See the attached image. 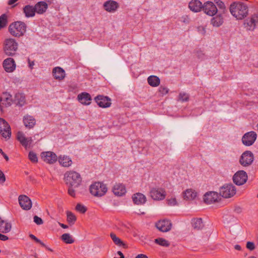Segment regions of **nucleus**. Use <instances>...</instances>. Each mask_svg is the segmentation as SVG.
Instances as JSON below:
<instances>
[{
    "instance_id": "4c0bfd02",
    "label": "nucleus",
    "mask_w": 258,
    "mask_h": 258,
    "mask_svg": "<svg viewBox=\"0 0 258 258\" xmlns=\"http://www.w3.org/2000/svg\"><path fill=\"white\" fill-rule=\"evenodd\" d=\"M244 25L245 26V27H246L247 29L250 31L254 30V29L255 28V27H256V26L253 23V22H252V21L250 18L249 19H247L245 20Z\"/></svg>"
},
{
    "instance_id": "0eeeda50",
    "label": "nucleus",
    "mask_w": 258,
    "mask_h": 258,
    "mask_svg": "<svg viewBox=\"0 0 258 258\" xmlns=\"http://www.w3.org/2000/svg\"><path fill=\"white\" fill-rule=\"evenodd\" d=\"M150 196L154 200H162L166 197V191L162 188L153 187L150 189Z\"/></svg>"
},
{
    "instance_id": "c85d7f7f",
    "label": "nucleus",
    "mask_w": 258,
    "mask_h": 258,
    "mask_svg": "<svg viewBox=\"0 0 258 258\" xmlns=\"http://www.w3.org/2000/svg\"><path fill=\"white\" fill-rule=\"evenodd\" d=\"M52 74L54 78L58 80H62L65 77L64 71L60 67H55L53 69Z\"/></svg>"
},
{
    "instance_id": "393cba45",
    "label": "nucleus",
    "mask_w": 258,
    "mask_h": 258,
    "mask_svg": "<svg viewBox=\"0 0 258 258\" xmlns=\"http://www.w3.org/2000/svg\"><path fill=\"white\" fill-rule=\"evenodd\" d=\"M79 101L84 105H89L92 100L91 95L86 92H83L77 96Z\"/></svg>"
},
{
    "instance_id": "ddd939ff",
    "label": "nucleus",
    "mask_w": 258,
    "mask_h": 258,
    "mask_svg": "<svg viewBox=\"0 0 258 258\" xmlns=\"http://www.w3.org/2000/svg\"><path fill=\"white\" fill-rule=\"evenodd\" d=\"M17 139L20 144L27 149L29 148L32 142L31 137H26L25 134L21 131H19L17 134Z\"/></svg>"
},
{
    "instance_id": "f3484780",
    "label": "nucleus",
    "mask_w": 258,
    "mask_h": 258,
    "mask_svg": "<svg viewBox=\"0 0 258 258\" xmlns=\"http://www.w3.org/2000/svg\"><path fill=\"white\" fill-rule=\"evenodd\" d=\"M172 224L169 220H162L156 223V227L160 231L165 232L169 231L171 228Z\"/></svg>"
},
{
    "instance_id": "de8ad7c7",
    "label": "nucleus",
    "mask_w": 258,
    "mask_h": 258,
    "mask_svg": "<svg viewBox=\"0 0 258 258\" xmlns=\"http://www.w3.org/2000/svg\"><path fill=\"white\" fill-rule=\"evenodd\" d=\"M215 3L217 5L220 9L224 10L225 8V5L223 2L220 0H214Z\"/></svg>"
},
{
    "instance_id": "f704fd0d",
    "label": "nucleus",
    "mask_w": 258,
    "mask_h": 258,
    "mask_svg": "<svg viewBox=\"0 0 258 258\" xmlns=\"http://www.w3.org/2000/svg\"><path fill=\"white\" fill-rule=\"evenodd\" d=\"M149 84L152 87H157L159 86L160 83L159 78L156 76H150L148 78Z\"/></svg>"
},
{
    "instance_id": "2f4dec72",
    "label": "nucleus",
    "mask_w": 258,
    "mask_h": 258,
    "mask_svg": "<svg viewBox=\"0 0 258 258\" xmlns=\"http://www.w3.org/2000/svg\"><path fill=\"white\" fill-rule=\"evenodd\" d=\"M193 228L196 230H201L204 227L202 218H195L191 221Z\"/></svg>"
},
{
    "instance_id": "7c9ffc66",
    "label": "nucleus",
    "mask_w": 258,
    "mask_h": 258,
    "mask_svg": "<svg viewBox=\"0 0 258 258\" xmlns=\"http://www.w3.org/2000/svg\"><path fill=\"white\" fill-rule=\"evenodd\" d=\"M58 162L60 165L64 167H69L72 164L71 158L67 156H60L58 158Z\"/></svg>"
},
{
    "instance_id": "3c124183",
    "label": "nucleus",
    "mask_w": 258,
    "mask_h": 258,
    "mask_svg": "<svg viewBox=\"0 0 258 258\" xmlns=\"http://www.w3.org/2000/svg\"><path fill=\"white\" fill-rule=\"evenodd\" d=\"M250 18L255 25L256 26L258 24V13L252 15Z\"/></svg>"
},
{
    "instance_id": "9b49d317",
    "label": "nucleus",
    "mask_w": 258,
    "mask_h": 258,
    "mask_svg": "<svg viewBox=\"0 0 258 258\" xmlns=\"http://www.w3.org/2000/svg\"><path fill=\"white\" fill-rule=\"evenodd\" d=\"M257 137L256 134L253 131L245 133L242 138V143L247 146L252 145Z\"/></svg>"
},
{
    "instance_id": "a878e982",
    "label": "nucleus",
    "mask_w": 258,
    "mask_h": 258,
    "mask_svg": "<svg viewBox=\"0 0 258 258\" xmlns=\"http://www.w3.org/2000/svg\"><path fill=\"white\" fill-rule=\"evenodd\" d=\"M23 12L26 18H31L35 16L36 14V10L34 6L30 5H27L23 8Z\"/></svg>"
},
{
    "instance_id": "e2e57ef3",
    "label": "nucleus",
    "mask_w": 258,
    "mask_h": 258,
    "mask_svg": "<svg viewBox=\"0 0 258 258\" xmlns=\"http://www.w3.org/2000/svg\"><path fill=\"white\" fill-rule=\"evenodd\" d=\"M58 224L60 226V227H62V228L66 229V228H68V226L66 224H62V223H61L59 222L58 223Z\"/></svg>"
},
{
    "instance_id": "ea45409f",
    "label": "nucleus",
    "mask_w": 258,
    "mask_h": 258,
    "mask_svg": "<svg viewBox=\"0 0 258 258\" xmlns=\"http://www.w3.org/2000/svg\"><path fill=\"white\" fill-rule=\"evenodd\" d=\"M61 239L66 243L71 244L74 242L71 235L69 233H64L61 235Z\"/></svg>"
},
{
    "instance_id": "1a4fd4ad",
    "label": "nucleus",
    "mask_w": 258,
    "mask_h": 258,
    "mask_svg": "<svg viewBox=\"0 0 258 258\" xmlns=\"http://www.w3.org/2000/svg\"><path fill=\"white\" fill-rule=\"evenodd\" d=\"M247 180V175L246 172L240 170L237 171L233 176V182L238 185H241L245 183Z\"/></svg>"
},
{
    "instance_id": "58836bf2",
    "label": "nucleus",
    "mask_w": 258,
    "mask_h": 258,
    "mask_svg": "<svg viewBox=\"0 0 258 258\" xmlns=\"http://www.w3.org/2000/svg\"><path fill=\"white\" fill-rule=\"evenodd\" d=\"M155 242L162 246L168 247L170 245L169 242L163 238L155 239Z\"/></svg>"
},
{
    "instance_id": "864d4df0",
    "label": "nucleus",
    "mask_w": 258,
    "mask_h": 258,
    "mask_svg": "<svg viewBox=\"0 0 258 258\" xmlns=\"http://www.w3.org/2000/svg\"><path fill=\"white\" fill-rule=\"evenodd\" d=\"M6 181L5 175L3 171L0 170V183H3Z\"/></svg>"
},
{
    "instance_id": "8fccbe9b",
    "label": "nucleus",
    "mask_w": 258,
    "mask_h": 258,
    "mask_svg": "<svg viewBox=\"0 0 258 258\" xmlns=\"http://www.w3.org/2000/svg\"><path fill=\"white\" fill-rule=\"evenodd\" d=\"M34 222L37 225H41L43 223L42 219L37 216H34Z\"/></svg>"
},
{
    "instance_id": "423d86ee",
    "label": "nucleus",
    "mask_w": 258,
    "mask_h": 258,
    "mask_svg": "<svg viewBox=\"0 0 258 258\" xmlns=\"http://www.w3.org/2000/svg\"><path fill=\"white\" fill-rule=\"evenodd\" d=\"M236 194V188L232 184H226L220 189V195L225 198H229Z\"/></svg>"
},
{
    "instance_id": "b1692460",
    "label": "nucleus",
    "mask_w": 258,
    "mask_h": 258,
    "mask_svg": "<svg viewBox=\"0 0 258 258\" xmlns=\"http://www.w3.org/2000/svg\"><path fill=\"white\" fill-rule=\"evenodd\" d=\"M133 202L136 205H143L147 201L146 196L142 193L138 192L134 194L132 196Z\"/></svg>"
},
{
    "instance_id": "6e6552de",
    "label": "nucleus",
    "mask_w": 258,
    "mask_h": 258,
    "mask_svg": "<svg viewBox=\"0 0 258 258\" xmlns=\"http://www.w3.org/2000/svg\"><path fill=\"white\" fill-rule=\"evenodd\" d=\"M0 134L4 138H9L11 135V127L3 118H0Z\"/></svg>"
},
{
    "instance_id": "dca6fc26",
    "label": "nucleus",
    "mask_w": 258,
    "mask_h": 258,
    "mask_svg": "<svg viewBox=\"0 0 258 258\" xmlns=\"http://www.w3.org/2000/svg\"><path fill=\"white\" fill-rule=\"evenodd\" d=\"M41 157L44 162L48 164H53L57 160L56 155L54 152L51 151L42 152L41 154Z\"/></svg>"
},
{
    "instance_id": "680f3d73",
    "label": "nucleus",
    "mask_w": 258,
    "mask_h": 258,
    "mask_svg": "<svg viewBox=\"0 0 258 258\" xmlns=\"http://www.w3.org/2000/svg\"><path fill=\"white\" fill-rule=\"evenodd\" d=\"M197 55L199 58H202V56L204 55V54L202 51H198L197 52Z\"/></svg>"
},
{
    "instance_id": "5fc2aeb1",
    "label": "nucleus",
    "mask_w": 258,
    "mask_h": 258,
    "mask_svg": "<svg viewBox=\"0 0 258 258\" xmlns=\"http://www.w3.org/2000/svg\"><path fill=\"white\" fill-rule=\"evenodd\" d=\"M68 194L69 195L73 197H75L76 194H75V190L73 189L72 187H69L68 189Z\"/></svg>"
},
{
    "instance_id": "0e129e2a",
    "label": "nucleus",
    "mask_w": 258,
    "mask_h": 258,
    "mask_svg": "<svg viewBox=\"0 0 258 258\" xmlns=\"http://www.w3.org/2000/svg\"><path fill=\"white\" fill-rule=\"evenodd\" d=\"M18 0H9L8 2V5H12L13 4H15L16 2H17Z\"/></svg>"
},
{
    "instance_id": "4d7b16f0",
    "label": "nucleus",
    "mask_w": 258,
    "mask_h": 258,
    "mask_svg": "<svg viewBox=\"0 0 258 258\" xmlns=\"http://www.w3.org/2000/svg\"><path fill=\"white\" fill-rule=\"evenodd\" d=\"M8 239H9V237L7 236L0 233V240H1L6 241V240H8Z\"/></svg>"
},
{
    "instance_id": "473e14b6",
    "label": "nucleus",
    "mask_w": 258,
    "mask_h": 258,
    "mask_svg": "<svg viewBox=\"0 0 258 258\" xmlns=\"http://www.w3.org/2000/svg\"><path fill=\"white\" fill-rule=\"evenodd\" d=\"M223 23V19L221 15H217L211 19V24L214 27H218Z\"/></svg>"
},
{
    "instance_id": "79ce46f5",
    "label": "nucleus",
    "mask_w": 258,
    "mask_h": 258,
    "mask_svg": "<svg viewBox=\"0 0 258 258\" xmlns=\"http://www.w3.org/2000/svg\"><path fill=\"white\" fill-rule=\"evenodd\" d=\"M67 221L72 224H74L76 221V217L71 212H67Z\"/></svg>"
},
{
    "instance_id": "49530a36",
    "label": "nucleus",
    "mask_w": 258,
    "mask_h": 258,
    "mask_svg": "<svg viewBox=\"0 0 258 258\" xmlns=\"http://www.w3.org/2000/svg\"><path fill=\"white\" fill-rule=\"evenodd\" d=\"M169 89L165 86H161L159 89V92L162 95H166L168 93Z\"/></svg>"
},
{
    "instance_id": "bf43d9fd",
    "label": "nucleus",
    "mask_w": 258,
    "mask_h": 258,
    "mask_svg": "<svg viewBox=\"0 0 258 258\" xmlns=\"http://www.w3.org/2000/svg\"><path fill=\"white\" fill-rule=\"evenodd\" d=\"M28 63L30 69H32L33 66L34 65V62L33 61H31L29 59H28Z\"/></svg>"
},
{
    "instance_id": "338daca9",
    "label": "nucleus",
    "mask_w": 258,
    "mask_h": 258,
    "mask_svg": "<svg viewBox=\"0 0 258 258\" xmlns=\"http://www.w3.org/2000/svg\"><path fill=\"white\" fill-rule=\"evenodd\" d=\"M29 236L32 239L34 240V241L37 238V237L33 234H30Z\"/></svg>"
},
{
    "instance_id": "a19ab883",
    "label": "nucleus",
    "mask_w": 258,
    "mask_h": 258,
    "mask_svg": "<svg viewBox=\"0 0 258 258\" xmlns=\"http://www.w3.org/2000/svg\"><path fill=\"white\" fill-rule=\"evenodd\" d=\"M8 23V17L4 14L0 16V30L5 27Z\"/></svg>"
},
{
    "instance_id": "20e7f679",
    "label": "nucleus",
    "mask_w": 258,
    "mask_h": 258,
    "mask_svg": "<svg viewBox=\"0 0 258 258\" xmlns=\"http://www.w3.org/2000/svg\"><path fill=\"white\" fill-rule=\"evenodd\" d=\"M18 48V43L14 38L6 39L3 44V50L8 56H13L16 53Z\"/></svg>"
},
{
    "instance_id": "6e6d98bb",
    "label": "nucleus",
    "mask_w": 258,
    "mask_h": 258,
    "mask_svg": "<svg viewBox=\"0 0 258 258\" xmlns=\"http://www.w3.org/2000/svg\"><path fill=\"white\" fill-rule=\"evenodd\" d=\"M77 89V86L76 84H73L69 86V91H73L76 90Z\"/></svg>"
},
{
    "instance_id": "5701e85b",
    "label": "nucleus",
    "mask_w": 258,
    "mask_h": 258,
    "mask_svg": "<svg viewBox=\"0 0 258 258\" xmlns=\"http://www.w3.org/2000/svg\"><path fill=\"white\" fill-rule=\"evenodd\" d=\"M203 5L199 0H191L188 4V7L194 12H200L203 9Z\"/></svg>"
},
{
    "instance_id": "39448f33",
    "label": "nucleus",
    "mask_w": 258,
    "mask_h": 258,
    "mask_svg": "<svg viewBox=\"0 0 258 258\" xmlns=\"http://www.w3.org/2000/svg\"><path fill=\"white\" fill-rule=\"evenodd\" d=\"M107 191L105 184L97 182L91 184L90 187V193L95 197H100L104 196Z\"/></svg>"
},
{
    "instance_id": "c756f323",
    "label": "nucleus",
    "mask_w": 258,
    "mask_h": 258,
    "mask_svg": "<svg viewBox=\"0 0 258 258\" xmlns=\"http://www.w3.org/2000/svg\"><path fill=\"white\" fill-rule=\"evenodd\" d=\"M113 192L116 196H121L126 192V189L123 184H116L113 186Z\"/></svg>"
},
{
    "instance_id": "412c9836",
    "label": "nucleus",
    "mask_w": 258,
    "mask_h": 258,
    "mask_svg": "<svg viewBox=\"0 0 258 258\" xmlns=\"http://www.w3.org/2000/svg\"><path fill=\"white\" fill-rule=\"evenodd\" d=\"M23 122L26 128L31 129L36 124V119L33 116L26 114L23 116Z\"/></svg>"
},
{
    "instance_id": "7ed1b4c3",
    "label": "nucleus",
    "mask_w": 258,
    "mask_h": 258,
    "mask_svg": "<svg viewBox=\"0 0 258 258\" xmlns=\"http://www.w3.org/2000/svg\"><path fill=\"white\" fill-rule=\"evenodd\" d=\"M64 180L67 184L71 187H78L82 182L80 174L76 171L71 170L64 174Z\"/></svg>"
},
{
    "instance_id": "72a5a7b5",
    "label": "nucleus",
    "mask_w": 258,
    "mask_h": 258,
    "mask_svg": "<svg viewBox=\"0 0 258 258\" xmlns=\"http://www.w3.org/2000/svg\"><path fill=\"white\" fill-rule=\"evenodd\" d=\"M197 196V192L191 189L186 190L183 193L184 199L187 200H191L194 199Z\"/></svg>"
},
{
    "instance_id": "052dcab7",
    "label": "nucleus",
    "mask_w": 258,
    "mask_h": 258,
    "mask_svg": "<svg viewBox=\"0 0 258 258\" xmlns=\"http://www.w3.org/2000/svg\"><path fill=\"white\" fill-rule=\"evenodd\" d=\"M136 258H148V256L144 254H139L137 255Z\"/></svg>"
},
{
    "instance_id": "6ab92c4d",
    "label": "nucleus",
    "mask_w": 258,
    "mask_h": 258,
    "mask_svg": "<svg viewBox=\"0 0 258 258\" xmlns=\"http://www.w3.org/2000/svg\"><path fill=\"white\" fill-rule=\"evenodd\" d=\"M19 203L21 207L25 210H30L32 207L31 201L26 196H20L19 197Z\"/></svg>"
},
{
    "instance_id": "c9c22d12",
    "label": "nucleus",
    "mask_w": 258,
    "mask_h": 258,
    "mask_svg": "<svg viewBox=\"0 0 258 258\" xmlns=\"http://www.w3.org/2000/svg\"><path fill=\"white\" fill-rule=\"evenodd\" d=\"M15 98L16 104L20 106H23L25 103V97L22 94H16Z\"/></svg>"
},
{
    "instance_id": "f257e3e1",
    "label": "nucleus",
    "mask_w": 258,
    "mask_h": 258,
    "mask_svg": "<svg viewBox=\"0 0 258 258\" xmlns=\"http://www.w3.org/2000/svg\"><path fill=\"white\" fill-rule=\"evenodd\" d=\"M231 15L237 20H242L245 18L248 13L247 5L241 2L232 3L229 7Z\"/></svg>"
},
{
    "instance_id": "4be33fe9",
    "label": "nucleus",
    "mask_w": 258,
    "mask_h": 258,
    "mask_svg": "<svg viewBox=\"0 0 258 258\" xmlns=\"http://www.w3.org/2000/svg\"><path fill=\"white\" fill-rule=\"evenodd\" d=\"M218 195L217 192L214 191H210L207 192L204 197V201L207 204H211L217 201L218 199Z\"/></svg>"
},
{
    "instance_id": "c03bdc74",
    "label": "nucleus",
    "mask_w": 258,
    "mask_h": 258,
    "mask_svg": "<svg viewBox=\"0 0 258 258\" xmlns=\"http://www.w3.org/2000/svg\"><path fill=\"white\" fill-rule=\"evenodd\" d=\"M29 160L33 162L36 163L38 161V158L36 154L32 151H30L28 155Z\"/></svg>"
},
{
    "instance_id": "f03ea898",
    "label": "nucleus",
    "mask_w": 258,
    "mask_h": 258,
    "mask_svg": "<svg viewBox=\"0 0 258 258\" xmlns=\"http://www.w3.org/2000/svg\"><path fill=\"white\" fill-rule=\"evenodd\" d=\"M27 26L24 22L16 21L11 23L9 26V31L13 36L20 37L24 35Z\"/></svg>"
},
{
    "instance_id": "9d476101",
    "label": "nucleus",
    "mask_w": 258,
    "mask_h": 258,
    "mask_svg": "<svg viewBox=\"0 0 258 258\" xmlns=\"http://www.w3.org/2000/svg\"><path fill=\"white\" fill-rule=\"evenodd\" d=\"M202 10L207 15L213 16L218 11V9L214 3L208 1L203 4Z\"/></svg>"
},
{
    "instance_id": "2eb2a0df",
    "label": "nucleus",
    "mask_w": 258,
    "mask_h": 258,
    "mask_svg": "<svg viewBox=\"0 0 258 258\" xmlns=\"http://www.w3.org/2000/svg\"><path fill=\"white\" fill-rule=\"evenodd\" d=\"M103 9L105 11L110 13L115 12L118 9L119 4L113 0H108L105 2L103 5Z\"/></svg>"
},
{
    "instance_id": "a211bd4d",
    "label": "nucleus",
    "mask_w": 258,
    "mask_h": 258,
    "mask_svg": "<svg viewBox=\"0 0 258 258\" xmlns=\"http://www.w3.org/2000/svg\"><path fill=\"white\" fill-rule=\"evenodd\" d=\"M12 96L7 92H4L0 97V109L1 111L4 107H7L11 104Z\"/></svg>"
},
{
    "instance_id": "603ef678",
    "label": "nucleus",
    "mask_w": 258,
    "mask_h": 258,
    "mask_svg": "<svg viewBox=\"0 0 258 258\" xmlns=\"http://www.w3.org/2000/svg\"><path fill=\"white\" fill-rule=\"evenodd\" d=\"M246 248L250 250H253L255 248V245L253 242L248 241L246 243Z\"/></svg>"
},
{
    "instance_id": "774afa93",
    "label": "nucleus",
    "mask_w": 258,
    "mask_h": 258,
    "mask_svg": "<svg viewBox=\"0 0 258 258\" xmlns=\"http://www.w3.org/2000/svg\"><path fill=\"white\" fill-rule=\"evenodd\" d=\"M183 22L184 23H188V17L186 16L184 18V20H183Z\"/></svg>"
},
{
    "instance_id": "a18cd8bd",
    "label": "nucleus",
    "mask_w": 258,
    "mask_h": 258,
    "mask_svg": "<svg viewBox=\"0 0 258 258\" xmlns=\"http://www.w3.org/2000/svg\"><path fill=\"white\" fill-rule=\"evenodd\" d=\"M76 210L81 213H85L87 211V208L84 205L81 204H78L76 207Z\"/></svg>"
},
{
    "instance_id": "f8f14e48",
    "label": "nucleus",
    "mask_w": 258,
    "mask_h": 258,
    "mask_svg": "<svg viewBox=\"0 0 258 258\" xmlns=\"http://www.w3.org/2000/svg\"><path fill=\"white\" fill-rule=\"evenodd\" d=\"M94 100L97 105L102 108H107L111 106V99L107 96L99 95L95 97Z\"/></svg>"
},
{
    "instance_id": "bb28decb",
    "label": "nucleus",
    "mask_w": 258,
    "mask_h": 258,
    "mask_svg": "<svg viewBox=\"0 0 258 258\" xmlns=\"http://www.w3.org/2000/svg\"><path fill=\"white\" fill-rule=\"evenodd\" d=\"M34 8L35 10H36V13L43 14L46 11L48 8V5L44 1H40L35 4Z\"/></svg>"
},
{
    "instance_id": "e433bc0d",
    "label": "nucleus",
    "mask_w": 258,
    "mask_h": 258,
    "mask_svg": "<svg viewBox=\"0 0 258 258\" xmlns=\"http://www.w3.org/2000/svg\"><path fill=\"white\" fill-rule=\"evenodd\" d=\"M110 237L113 241V242L118 246H122L124 247H125V244L123 242V241L118 237L116 236V235L113 233H110Z\"/></svg>"
},
{
    "instance_id": "4468645a",
    "label": "nucleus",
    "mask_w": 258,
    "mask_h": 258,
    "mask_svg": "<svg viewBox=\"0 0 258 258\" xmlns=\"http://www.w3.org/2000/svg\"><path fill=\"white\" fill-rule=\"evenodd\" d=\"M253 161V155L251 152L246 151L241 156L239 162L240 163L244 166L250 165Z\"/></svg>"
},
{
    "instance_id": "aec40b11",
    "label": "nucleus",
    "mask_w": 258,
    "mask_h": 258,
    "mask_svg": "<svg viewBox=\"0 0 258 258\" xmlns=\"http://www.w3.org/2000/svg\"><path fill=\"white\" fill-rule=\"evenodd\" d=\"M3 66L5 71L8 73H12L16 69L15 60L11 57L5 59L3 61Z\"/></svg>"
},
{
    "instance_id": "cd10ccee",
    "label": "nucleus",
    "mask_w": 258,
    "mask_h": 258,
    "mask_svg": "<svg viewBox=\"0 0 258 258\" xmlns=\"http://www.w3.org/2000/svg\"><path fill=\"white\" fill-rule=\"evenodd\" d=\"M12 228V225L10 223L3 220L0 217V232L7 233L10 232Z\"/></svg>"
},
{
    "instance_id": "13d9d810",
    "label": "nucleus",
    "mask_w": 258,
    "mask_h": 258,
    "mask_svg": "<svg viewBox=\"0 0 258 258\" xmlns=\"http://www.w3.org/2000/svg\"><path fill=\"white\" fill-rule=\"evenodd\" d=\"M0 153L2 154L4 158L6 160V161L9 160L8 156L3 151V150L2 149H0Z\"/></svg>"
},
{
    "instance_id": "09e8293b",
    "label": "nucleus",
    "mask_w": 258,
    "mask_h": 258,
    "mask_svg": "<svg viewBox=\"0 0 258 258\" xmlns=\"http://www.w3.org/2000/svg\"><path fill=\"white\" fill-rule=\"evenodd\" d=\"M167 204L169 206H173L177 204V201L175 198H171L167 200Z\"/></svg>"
},
{
    "instance_id": "37998d69",
    "label": "nucleus",
    "mask_w": 258,
    "mask_h": 258,
    "mask_svg": "<svg viewBox=\"0 0 258 258\" xmlns=\"http://www.w3.org/2000/svg\"><path fill=\"white\" fill-rule=\"evenodd\" d=\"M189 96L185 92H180L179 94L178 100L181 102H186L189 100Z\"/></svg>"
},
{
    "instance_id": "69168bd1",
    "label": "nucleus",
    "mask_w": 258,
    "mask_h": 258,
    "mask_svg": "<svg viewBox=\"0 0 258 258\" xmlns=\"http://www.w3.org/2000/svg\"><path fill=\"white\" fill-rule=\"evenodd\" d=\"M234 248L235 249L237 250H241V246L239 245L236 244L234 246Z\"/></svg>"
}]
</instances>
